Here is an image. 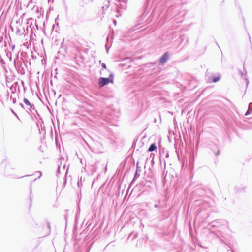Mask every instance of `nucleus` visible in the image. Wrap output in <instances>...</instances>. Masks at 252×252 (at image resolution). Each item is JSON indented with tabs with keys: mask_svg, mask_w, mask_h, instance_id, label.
I'll return each instance as SVG.
<instances>
[{
	"mask_svg": "<svg viewBox=\"0 0 252 252\" xmlns=\"http://www.w3.org/2000/svg\"><path fill=\"white\" fill-rule=\"evenodd\" d=\"M114 74L113 73H111L109 74L108 77H100L98 81V85L99 87L101 88L104 87V86L108 85V84L111 83H113L114 81Z\"/></svg>",
	"mask_w": 252,
	"mask_h": 252,
	"instance_id": "1",
	"label": "nucleus"
},
{
	"mask_svg": "<svg viewBox=\"0 0 252 252\" xmlns=\"http://www.w3.org/2000/svg\"><path fill=\"white\" fill-rule=\"evenodd\" d=\"M206 194V189L200 186L195 187V189L192 191V197H201Z\"/></svg>",
	"mask_w": 252,
	"mask_h": 252,
	"instance_id": "2",
	"label": "nucleus"
},
{
	"mask_svg": "<svg viewBox=\"0 0 252 252\" xmlns=\"http://www.w3.org/2000/svg\"><path fill=\"white\" fill-rule=\"evenodd\" d=\"M225 222H226L224 220L217 219L214 220L209 225L213 228H218L220 227L221 225H223Z\"/></svg>",
	"mask_w": 252,
	"mask_h": 252,
	"instance_id": "3",
	"label": "nucleus"
},
{
	"mask_svg": "<svg viewBox=\"0 0 252 252\" xmlns=\"http://www.w3.org/2000/svg\"><path fill=\"white\" fill-rule=\"evenodd\" d=\"M169 58V54L168 52H165L160 58L159 60V63L164 65L168 61Z\"/></svg>",
	"mask_w": 252,
	"mask_h": 252,
	"instance_id": "4",
	"label": "nucleus"
},
{
	"mask_svg": "<svg viewBox=\"0 0 252 252\" xmlns=\"http://www.w3.org/2000/svg\"><path fill=\"white\" fill-rule=\"evenodd\" d=\"M139 162H137L136 163V170L134 173V177L131 181V183H130V185L133 184L135 181L139 177L140 174L139 172H140L141 171V167L139 166Z\"/></svg>",
	"mask_w": 252,
	"mask_h": 252,
	"instance_id": "5",
	"label": "nucleus"
},
{
	"mask_svg": "<svg viewBox=\"0 0 252 252\" xmlns=\"http://www.w3.org/2000/svg\"><path fill=\"white\" fill-rule=\"evenodd\" d=\"M246 189V186L243 185H240L236 186L235 187V192L237 193H240L242 192H244Z\"/></svg>",
	"mask_w": 252,
	"mask_h": 252,
	"instance_id": "6",
	"label": "nucleus"
},
{
	"mask_svg": "<svg viewBox=\"0 0 252 252\" xmlns=\"http://www.w3.org/2000/svg\"><path fill=\"white\" fill-rule=\"evenodd\" d=\"M4 47H5L4 50L5 51V52L6 53V56L9 59L10 61H11V60H12V53H11V51L7 50V49L6 48V47H7V43H6V41L4 42Z\"/></svg>",
	"mask_w": 252,
	"mask_h": 252,
	"instance_id": "7",
	"label": "nucleus"
},
{
	"mask_svg": "<svg viewBox=\"0 0 252 252\" xmlns=\"http://www.w3.org/2000/svg\"><path fill=\"white\" fill-rule=\"evenodd\" d=\"M109 0L105 1V2H104V6H103L102 7L103 12H104V11L106 10V9L109 7Z\"/></svg>",
	"mask_w": 252,
	"mask_h": 252,
	"instance_id": "8",
	"label": "nucleus"
},
{
	"mask_svg": "<svg viewBox=\"0 0 252 252\" xmlns=\"http://www.w3.org/2000/svg\"><path fill=\"white\" fill-rule=\"evenodd\" d=\"M132 61V60L130 58V57H126L125 59H124L122 62H125L124 63H121L120 65L121 66H124L125 65V64L127 63H130Z\"/></svg>",
	"mask_w": 252,
	"mask_h": 252,
	"instance_id": "9",
	"label": "nucleus"
},
{
	"mask_svg": "<svg viewBox=\"0 0 252 252\" xmlns=\"http://www.w3.org/2000/svg\"><path fill=\"white\" fill-rule=\"evenodd\" d=\"M26 111L29 113V111L32 113L33 111H34L36 113H37V111L35 109L34 105L33 104H32L30 106V108H27V109H26Z\"/></svg>",
	"mask_w": 252,
	"mask_h": 252,
	"instance_id": "10",
	"label": "nucleus"
},
{
	"mask_svg": "<svg viewBox=\"0 0 252 252\" xmlns=\"http://www.w3.org/2000/svg\"><path fill=\"white\" fill-rule=\"evenodd\" d=\"M157 145L156 144V143H152L151 144L149 148H148V151H149V152H153L155 150H156L157 149Z\"/></svg>",
	"mask_w": 252,
	"mask_h": 252,
	"instance_id": "11",
	"label": "nucleus"
},
{
	"mask_svg": "<svg viewBox=\"0 0 252 252\" xmlns=\"http://www.w3.org/2000/svg\"><path fill=\"white\" fill-rule=\"evenodd\" d=\"M221 78V76L220 74H218V75L216 76H214L212 77V82L214 83L217 82L219 81Z\"/></svg>",
	"mask_w": 252,
	"mask_h": 252,
	"instance_id": "12",
	"label": "nucleus"
},
{
	"mask_svg": "<svg viewBox=\"0 0 252 252\" xmlns=\"http://www.w3.org/2000/svg\"><path fill=\"white\" fill-rule=\"evenodd\" d=\"M245 74H244L241 70H239V74L241 75V76L242 78H244L245 80H246V84H247V85H248V83H249V80L248 79V78H246V71L245 70Z\"/></svg>",
	"mask_w": 252,
	"mask_h": 252,
	"instance_id": "13",
	"label": "nucleus"
},
{
	"mask_svg": "<svg viewBox=\"0 0 252 252\" xmlns=\"http://www.w3.org/2000/svg\"><path fill=\"white\" fill-rule=\"evenodd\" d=\"M46 222H47V227H48V231L45 234L44 236L49 235L51 233V226H50V222L48 220H47Z\"/></svg>",
	"mask_w": 252,
	"mask_h": 252,
	"instance_id": "14",
	"label": "nucleus"
},
{
	"mask_svg": "<svg viewBox=\"0 0 252 252\" xmlns=\"http://www.w3.org/2000/svg\"><path fill=\"white\" fill-rule=\"evenodd\" d=\"M83 3H80V4L81 6H83L84 4H87V3L92 2L94 0H81Z\"/></svg>",
	"mask_w": 252,
	"mask_h": 252,
	"instance_id": "15",
	"label": "nucleus"
},
{
	"mask_svg": "<svg viewBox=\"0 0 252 252\" xmlns=\"http://www.w3.org/2000/svg\"><path fill=\"white\" fill-rule=\"evenodd\" d=\"M23 102L27 106H29V107L32 104L28 99L26 98H24Z\"/></svg>",
	"mask_w": 252,
	"mask_h": 252,
	"instance_id": "16",
	"label": "nucleus"
},
{
	"mask_svg": "<svg viewBox=\"0 0 252 252\" xmlns=\"http://www.w3.org/2000/svg\"><path fill=\"white\" fill-rule=\"evenodd\" d=\"M10 89L12 94H14L16 92V87L11 85L10 87Z\"/></svg>",
	"mask_w": 252,
	"mask_h": 252,
	"instance_id": "17",
	"label": "nucleus"
},
{
	"mask_svg": "<svg viewBox=\"0 0 252 252\" xmlns=\"http://www.w3.org/2000/svg\"><path fill=\"white\" fill-rule=\"evenodd\" d=\"M126 5H124L123 3L120 2L119 6H118V8L125 9Z\"/></svg>",
	"mask_w": 252,
	"mask_h": 252,
	"instance_id": "18",
	"label": "nucleus"
},
{
	"mask_svg": "<svg viewBox=\"0 0 252 252\" xmlns=\"http://www.w3.org/2000/svg\"><path fill=\"white\" fill-rule=\"evenodd\" d=\"M119 2H122L124 5H126L127 0H119Z\"/></svg>",
	"mask_w": 252,
	"mask_h": 252,
	"instance_id": "19",
	"label": "nucleus"
},
{
	"mask_svg": "<svg viewBox=\"0 0 252 252\" xmlns=\"http://www.w3.org/2000/svg\"><path fill=\"white\" fill-rule=\"evenodd\" d=\"M21 55L24 57V58H26L27 57V54L26 52H22V53H21Z\"/></svg>",
	"mask_w": 252,
	"mask_h": 252,
	"instance_id": "20",
	"label": "nucleus"
},
{
	"mask_svg": "<svg viewBox=\"0 0 252 252\" xmlns=\"http://www.w3.org/2000/svg\"><path fill=\"white\" fill-rule=\"evenodd\" d=\"M101 67L105 69H107V66H106V65L105 64V63H101Z\"/></svg>",
	"mask_w": 252,
	"mask_h": 252,
	"instance_id": "21",
	"label": "nucleus"
},
{
	"mask_svg": "<svg viewBox=\"0 0 252 252\" xmlns=\"http://www.w3.org/2000/svg\"><path fill=\"white\" fill-rule=\"evenodd\" d=\"M251 112H252V111H251L250 110L248 109V110L246 111V113H245V116H248V115H249V114H250V113H251Z\"/></svg>",
	"mask_w": 252,
	"mask_h": 252,
	"instance_id": "22",
	"label": "nucleus"
},
{
	"mask_svg": "<svg viewBox=\"0 0 252 252\" xmlns=\"http://www.w3.org/2000/svg\"><path fill=\"white\" fill-rule=\"evenodd\" d=\"M8 167H9V165H8ZM8 168L9 167H7V169H6V171L5 172V174H6L7 175H10L11 174L10 173H9L8 170Z\"/></svg>",
	"mask_w": 252,
	"mask_h": 252,
	"instance_id": "23",
	"label": "nucleus"
},
{
	"mask_svg": "<svg viewBox=\"0 0 252 252\" xmlns=\"http://www.w3.org/2000/svg\"><path fill=\"white\" fill-rule=\"evenodd\" d=\"M248 109H249L251 111H252V103H250L249 104V108H248Z\"/></svg>",
	"mask_w": 252,
	"mask_h": 252,
	"instance_id": "24",
	"label": "nucleus"
},
{
	"mask_svg": "<svg viewBox=\"0 0 252 252\" xmlns=\"http://www.w3.org/2000/svg\"><path fill=\"white\" fill-rule=\"evenodd\" d=\"M64 160V158L63 157H61L60 158H59V160H60V164H59L60 165V166L62 165V160Z\"/></svg>",
	"mask_w": 252,
	"mask_h": 252,
	"instance_id": "25",
	"label": "nucleus"
},
{
	"mask_svg": "<svg viewBox=\"0 0 252 252\" xmlns=\"http://www.w3.org/2000/svg\"><path fill=\"white\" fill-rule=\"evenodd\" d=\"M10 98L12 99V102L14 104L16 103V99L15 98H12V96H11Z\"/></svg>",
	"mask_w": 252,
	"mask_h": 252,
	"instance_id": "26",
	"label": "nucleus"
},
{
	"mask_svg": "<svg viewBox=\"0 0 252 252\" xmlns=\"http://www.w3.org/2000/svg\"><path fill=\"white\" fill-rule=\"evenodd\" d=\"M242 19H243V23H244V28L246 30V24H245L246 22H245V19L244 17H242Z\"/></svg>",
	"mask_w": 252,
	"mask_h": 252,
	"instance_id": "27",
	"label": "nucleus"
},
{
	"mask_svg": "<svg viewBox=\"0 0 252 252\" xmlns=\"http://www.w3.org/2000/svg\"><path fill=\"white\" fill-rule=\"evenodd\" d=\"M12 85L17 88V86L18 85V82L16 81L14 82Z\"/></svg>",
	"mask_w": 252,
	"mask_h": 252,
	"instance_id": "28",
	"label": "nucleus"
},
{
	"mask_svg": "<svg viewBox=\"0 0 252 252\" xmlns=\"http://www.w3.org/2000/svg\"><path fill=\"white\" fill-rule=\"evenodd\" d=\"M11 111L12 112V113L15 115L16 116L17 118H18V115L16 113V112L12 109H11Z\"/></svg>",
	"mask_w": 252,
	"mask_h": 252,
	"instance_id": "29",
	"label": "nucleus"
},
{
	"mask_svg": "<svg viewBox=\"0 0 252 252\" xmlns=\"http://www.w3.org/2000/svg\"><path fill=\"white\" fill-rule=\"evenodd\" d=\"M6 162H2V163L1 164V165H0V167H3L5 165Z\"/></svg>",
	"mask_w": 252,
	"mask_h": 252,
	"instance_id": "30",
	"label": "nucleus"
},
{
	"mask_svg": "<svg viewBox=\"0 0 252 252\" xmlns=\"http://www.w3.org/2000/svg\"><path fill=\"white\" fill-rule=\"evenodd\" d=\"M66 184V178L65 177L64 178V181H63V185H64V186H65Z\"/></svg>",
	"mask_w": 252,
	"mask_h": 252,
	"instance_id": "31",
	"label": "nucleus"
},
{
	"mask_svg": "<svg viewBox=\"0 0 252 252\" xmlns=\"http://www.w3.org/2000/svg\"><path fill=\"white\" fill-rule=\"evenodd\" d=\"M60 169V165H58V169H57V173H59Z\"/></svg>",
	"mask_w": 252,
	"mask_h": 252,
	"instance_id": "32",
	"label": "nucleus"
},
{
	"mask_svg": "<svg viewBox=\"0 0 252 252\" xmlns=\"http://www.w3.org/2000/svg\"><path fill=\"white\" fill-rule=\"evenodd\" d=\"M81 186H82V183L80 182H78V186L80 187Z\"/></svg>",
	"mask_w": 252,
	"mask_h": 252,
	"instance_id": "33",
	"label": "nucleus"
},
{
	"mask_svg": "<svg viewBox=\"0 0 252 252\" xmlns=\"http://www.w3.org/2000/svg\"><path fill=\"white\" fill-rule=\"evenodd\" d=\"M220 154V151L219 150H218L217 153H216L215 155L216 156H218Z\"/></svg>",
	"mask_w": 252,
	"mask_h": 252,
	"instance_id": "34",
	"label": "nucleus"
},
{
	"mask_svg": "<svg viewBox=\"0 0 252 252\" xmlns=\"http://www.w3.org/2000/svg\"><path fill=\"white\" fill-rule=\"evenodd\" d=\"M154 207H155V208H159V206L158 205V204H155V205H154Z\"/></svg>",
	"mask_w": 252,
	"mask_h": 252,
	"instance_id": "35",
	"label": "nucleus"
},
{
	"mask_svg": "<svg viewBox=\"0 0 252 252\" xmlns=\"http://www.w3.org/2000/svg\"><path fill=\"white\" fill-rule=\"evenodd\" d=\"M150 64H151L152 65H154L156 64V62H152L150 63Z\"/></svg>",
	"mask_w": 252,
	"mask_h": 252,
	"instance_id": "36",
	"label": "nucleus"
},
{
	"mask_svg": "<svg viewBox=\"0 0 252 252\" xmlns=\"http://www.w3.org/2000/svg\"><path fill=\"white\" fill-rule=\"evenodd\" d=\"M15 45H13L12 46V50L13 51L14 49H15Z\"/></svg>",
	"mask_w": 252,
	"mask_h": 252,
	"instance_id": "37",
	"label": "nucleus"
},
{
	"mask_svg": "<svg viewBox=\"0 0 252 252\" xmlns=\"http://www.w3.org/2000/svg\"><path fill=\"white\" fill-rule=\"evenodd\" d=\"M113 23H114V24L115 25H116L117 21H116V20H113Z\"/></svg>",
	"mask_w": 252,
	"mask_h": 252,
	"instance_id": "38",
	"label": "nucleus"
},
{
	"mask_svg": "<svg viewBox=\"0 0 252 252\" xmlns=\"http://www.w3.org/2000/svg\"><path fill=\"white\" fill-rule=\"evenodd\" d=\"M20 105L21 106V107L22 108H23V109H25V108H24V105H23L22 103H20Z\"/></svg>",
	"mask_w": 252,
	"mask_h": 252,
	"instance_id": "39",
	"label": "nucleus"
},
{
	"mask_svg": "<svg viewBox=\"0 0 252 252\" xmlns=\"http://www.w3.org/2000/svg\"><path fill=\"white\" fill-rule=\"evenodd\" d=\"M105 47H106V52L108 53V51H109V48H107V45H106Z\"/></svg>",
	"mask_w": 252,
	"mask_h": 252,
	"instance_id": "40",
	"label": "nucleus"
},
{
	"mask_svg": "<svg viewBox=\"0 0 252 252\" xmlns=\"http://www.w3.org/2000/svg\"><path fill=\"white\" fill-rule=\"evenodd\" d=\"M39 173H40V176L38 177V179H39L42 175V173L41 171H39Z\"/></svg>",
	"mask_w": 252,
	"mask_h": 252,
	"instance_id": "41",
	"label": "nucleus"
},
{
	"mask_svg": "<svg viewBox=\"0 0 252 252\" xmlns=\"http://www.w3.org/2000/svg\"><path fill=\"white\" fill-rule=\"evenodd\" d=\"M2 40H3V37H1L0 38V42H2Z\"/></svg>",
	"mask_w": 252,
	"mask_h": 252,
	"instance_id": "42",
	"label": "nucleus"
},
{
	"mask_svg": "<svg viewBox=\"0 0 252 252\" xmlns=\"http://www.w3.org/2000/svg\"><path fill=\"white\" fill-rule=\"evenodd\" d=\"M247 33H248V34L249 37V39H250H250H251L250 35V34H249V32H248L247 31Z\"/></svg>",
	"mask_w": 252,
	"mask_h": 252,
	"instance_id": "43",
	"label": "nucleus"
},
{
	"mask_svg": "<svg viewBox=\"0 0 252 252\" xmlns=\"http://www.w3.org/2000/svg\"><path fill=\"white\" fill-rule=\"evenodd\" d=\"M64 217H65V220H67V214L65 215Z\"/></svg>",
	"mask_w": 252,
	"mask_h": 252,
	"instance_id": "44",
	"label": "nucleus"
},
{
	"mask_svg": "<svg viewBox=\"0 0 252 252\" xmlns=\"http://www.w3.org/2000/svg\"><path fill=\"white\" fill-rule=\"evenodd\" d=\"M165 157H166V158H168V157H169V154H168V153H167V154H166V156H165Z\"/></svg>",
	"mask_w": 252,
	"mask_h": 252,
	"instance_id": "45",
	"label": "nucleus"
},
{
	"mask_svg": "<svg viewBox=\"0 0 252 252\" xmlns=\"http://www.w3.org/2000/svg\"><path fill=\"white\" fill-rule=\"evenodd\" d=\"M32 59H35V58H34V56L33 55H32Z\"/></svg>",
	"mask_w": 252,
	"mask_h": 252,
	"instance_id": "46",
	"label": "nucleus"
},
{
	"mask_svg": "<svg viewBox=\"0 0 252 252\" xmlns=\"http://www.w3.org/2000/svg\"><path fill=\"white\" fill-rule=\"evenodd\" d=\"M243 69H245V63L243 64Z\"/></svg>",
	"mask_w": 252,
	"mask_h": 252,
	"instance_id": "47",
	"label": "nucleus"
},
{
	"mask_svg": "<svg viewBox=\"0 0 252 252\" xmlns=\"http://www.w3.org/2000/svg\"><path fill=\"white\" fill-rule=\"evenodd\" d=\"M65 164H64V165H63V168L64 169V168H65Z\"/></svg>",
	"mask_w": 252,
	"mask_h": 252,
	"instance_id": "48",
	"label": "nucleus"
},
{
	"mask_svg": "<svg viewBox=\"0 0 252 252\" xmlns=\"http://www.w3.org/2000/svg\"><path fill=\"white\" fill-rule=\"evenodd\" d=\"M151 162H152V163H154L153 159H152V160L151 161Z\"/></svg>",
	"mask_w": 252,
	"mask_h": 252,
	"instance_id": "49",
	"label": "nucleus"
},
{
	"mask_svg": "<svg viewBox=\"0 0 252 252\" xmlns=\"http://www.w3.org/2000/svg\"><path fill=\"white\" fill-rule=\"evenodd\" d=\"M239 8H240V11H242L241 8V7L240 6H239Z\"/></svg>",
	"mask_w": 252,
	"mask_h": 252,
	"instance_id": "50",
	"label": "nucleus"
},
{
	"mask_svg": "<svg viewBox=\"0 0 252 252\" xmlns=\"http://www.w3.org/2000/svg\"><path fill=\"white\" fill-rule=\"evenodd\" d=\"M9 86V84H7V86L8 87Z\"/></svg>",
	"mask_w": 252,
	"mask_h": 252,
	"instance_id": "51",
	"label": "nucleus"
},
{
	"mask_svg": "<svg viewBox=\"0 0 252 252\" xmlns=\"http://www.w3.org/2000/svg\"><path fill=\"white\" fill-rule=\"evenodd\" d=\"M9 86V84H7V86L8 87Z\"/></svg>",
	"mask_w": 252,
	"mask_h": 252,
	"instance_id": "52",
	"label": "nucleus"
},
{
	"mask_svg": "<svg viewBox=\"0 0 252 252\" xmlns=\"http://www.w3.org/2000/svg\"><path fill=\"white\" fill-rule=\"evenodd\" d=\"M117 12H119V9H117Z\"/></svg>",
	"mask_w": 252,
	"mask_h": 252,
	"instance_id": "53",
	"label": "nucleus"
},
{
	"mask_svg": "<svg viewBox=\"0 0 252 252\" xmlns=\"http://www.w3.org/2000/svg\"><path fill=\"white\" fill-rule=\"evenodd\" d=\"M30 199L31 201H32V198H31V197H30Z\"/></svg>",
	"mask_w": 252,
	"mask_h": 252,
	"instance_id": "54",
	"label": "nucleus"
},
{
	"mask_svg": "<svg viewBox=\"0 0 252 252\" xmlns=\"http://www.w3.org/2000/svg\"><path fill=\"white\" fill-rule=\"evenodd\" d=\"M232 252H234L233 251H232Z\"/></svg>",
	"mask_w": 252,
	"mask_h": 252,
	"instance_id": "55",
	"label": "nucleus"
}]
</instances>
